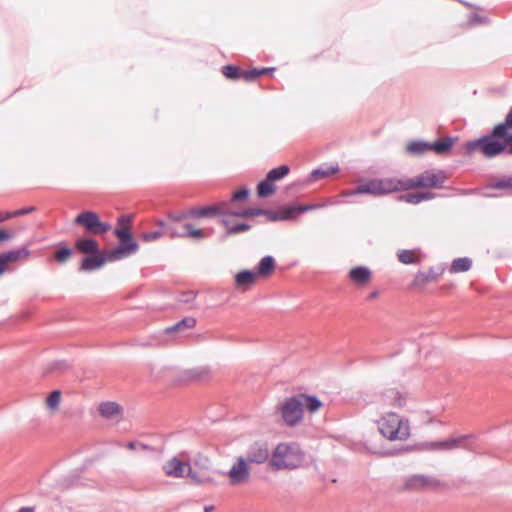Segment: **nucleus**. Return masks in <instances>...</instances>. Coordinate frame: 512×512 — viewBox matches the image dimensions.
Masks as SVG:
<instances>
[{"label":"nucleus","instance_id":"1","mask_svg":"<svg viewBox=\"0 0 512 512\" xmlns=\"http://www.w3.org/2000/svg\"><path fill=\"white\" fill-rule=\"evenodd\" d=\"M463 149L467 155L480 153L486 158L505 152L512 155V107L503 123L496 125L489 135L466 142Z\"/></svg>","mask_w":512,"mask_h":512},{"label":"nucleus","instance_id":"2","mask_svg":"<svg viewBox=\"0 0 512 512\" xmlns=\"http://www.w3.org/2000/svg\"><path fill=\"white\" fill-rule=\"evenodd\" d=\"M305 453L294 442H281L272 450L269 467L275 471L292 470L302 466Z\"/></svg>","mask_w":512,"mask_h":512},{"label":"nucleus","instance_id":"3","mask_svg":"<svg viewBox=\"0 0 512 512\" xmlns=\"http://www.w3.org/2000/svg\"><path fill=\"white\" fill-rule=\"evenodd\" d=\"M379 433L388 441L403 442L411 436L410 421L395 413L386 412L377 421Z\"/></svg>","mask_w":512,"mask_h":512},{"label":"nucleus","instance_id":"4","mask_svg":"<svg viewBox=\"0 0 512 512\" xmlns=\"http://www.w3.org/2000/svg\"><path fill=\"white\" fill-rule=\"evenodd\" d=\"M322 406L319 399L306 394H298L287 399L281 407L283 421L289 426H295L303 417L304 408L310 412L317 411Z\"/></svg>","mask_w":512,"mask_h":512},{"label":"nucleus","instance_id":"5","mask_svg":"<svg viewBox=\"0 0 512 512\" xmlns=\"http://www.w3.org/2000/svg\"><path fill=\"white\" fill-rule=\"evenodd\" d=\"M447 176L443 171L426 170L413 177L400 179V191L417 188H441Z\"/></svg>","mask_w":512,"mask_h":512},{"label":"nucleus","instance_id":"6","mask_svg":"<svg viewBox=\"0 0 512 512\" xmlns=\"http://www.w3.org/2000/svg\"><path fill=\"white\" fill-rule=\"evenodd\" d=\"M192 217H206L210 215H222V224L227 228L229 235L246 231L250 228L249 225L241 223L237 225H231L230 221V208L227 203H220L213 206H207L202 208L192 209L190 211Z\"/></svg>","mask_w":512,"mask_h":512},{"label":"nucleus","instance_id":"7","mask_svg":"<svg viewBox=\"0 0 512 512\" xmlns=\"http://www.w3.org/2000/svg\"><path fill=\"white\" fill-rule=\"evenodd\" d=\"M399 185L400 179L397 178L375 179L359 185L351 194L383 195L400 191Z\"/></svg>","mask_w":512,"mask_h":512},{"label":"nucleus","instance_id":"8","mask_svg":"<svg viewBox=\"0 0 512 512\" xmlns=\"http://www.w3.org/2000/svg\"><path fill=\"white\" fill-rule=\"evenodd\" d=\"M251 477V464L248 463L247 459H244L243 455L235 457L229 471L227 472V478L229 484L232 486H241L249 482Z\"/></svg>","mask_w":512,"mask_h":512},{"label":"nucleus","instance_id":"9","mask_svg":"<svg viewBox=\"0 0 512 512\" xmlns=\"http://www.w3.org/2000/svg\"><path fill=\"white\" fill-rule=\"evenodd\" d=\"M76 225L84 227L91 234H104L110 230L108 223L102 222L99 215L94 211H83L79 213L75 219Z\"/></svg>","mask_w":512,"mask_h":512},{"label":"nucleus","instance_id":"10","mask_svg":"<svg viewBox=\"0 0 512 512\" xmlns=\"http://www.w3.org/2000/svg\"><path fill=\"white\" fill-rule=\"evenodd\" d=\"M408 403V394L398 388L385 389L379 397L382 409H403Z\"/></svg>","mask_w":512,"mask_h":512},{"label":"nucleus","instance_id":"11","mask_svg":"<svg viewBox=\"0 0 512 512\" xmlns=\"http://www.w3.org/2000/svg\"><path fill=\"white\" fill-rule=\"evenodd\" d=\"M270 454L266 444L254 442L248 447L246 454L243 456L244 459H247L249 464L260 465L267 461L269 462Z\"/></svg>","mask_w":512,"mask_h":512},{"label":"nucleus","instance_id":"12","mask_svg":"<svg viewBox=\"0 0 512 512\" xmlns=\"http://www.w3.org/2000/svg\"><path fill=\"white\" fill-rule=\"evenodd\" d=\"M466 439L467 436H458L443 441L428 442L425 443V447L430 451H450L464 447Z\"/></svg>","mask_w":512,"mask_h":512},{"label":"nucleus","instance_id":"13","mask_svg":"<svg viewBox=\"0 0 512 512\" xmlns=\"http://www.w3.org/2000/svg\"><path fill=\"white\" fill-rule=\"evenodd\" d=\"M437 481L433 478L426 477L424 475H412L408 477L402 487L400 488L401 491H416L425 489L428 487H432L436 485Z\"/></svg>","mask_w":512,"mask_h":512},{"label":"nucleus","instance_id":"14","mask_svg":"<svg viewBox=\"0 0 512 512\" xmlns=\"http://www.w3.org/2000/svg\"><path fill=\"white\" fill-rule=\"evenodd\" d=\"M120 244L117 248L107 252L108 260H119L135 253L139 249V245L134 240H119Z\"/></svg>","mask_w":512,"mask_h":512},{"label":"nucleus","instance_id":"15","mask_svg":"<svg viewBox=\"0 0 512 512\" xmlns=\"http://www.w3.org/2000/svg\"><path fill=\"white\" fill-rule=\"evenodd\" d=\"M29 255L30 252L25 247L0 254V276L6 271L10 263L26 260Z\"/></svg>","mask_w":512,"mask_h":512},{"label":"nucleus","instance_id":"16","mask_svg":"<svg viewBox=\"0 0 512 512\" xmlns=\"http://www.w3.org/2000/svg\"><path fill=\"white\" fill-rule=\"evenodd\" d=\"M396 256L398 261L404 265H418L425 258V254L420 248L402 249L397 252Z\"/></svg>","mask_w":512,"mask_h":512},{"label":"nucleus","instance_id":"17","mask_svg":"<svg viewBox=\"0 0 512 512\" xmlns=\"http://www.w3.org/2000/svg\"><path fill=\"white\" fill-rule=\"evenodd\" d=\"M259 273L255 271L242 270L235 275V287L241 291H247L256 284Z\"/></svg>","mask_w":512,"mask_h":512},{"label":"nucleus","instance_id":"18","mask_svg":"<svg viewBox=\"0 0 512 512\" xmlns=\"http://www.w3.org/2000/svg\"><path fill=\"white\" fill-rule=\"evenodd\" d=\"M188 467V463L182 462L177 458H172L164 464L163 470L169 477L182 478L186 476Z\"/></svg>","mask_w":512,"mask_h":512},{"label":"nucleus","instance_id":"19","mask_svg":"<svg viewBox=\"0 0 512 512\" xmlns=\"http://www.w3.org/2000/svg\"><path fill=\"white\" fill-rule=\"evenodd\" d=\"M186 476H189L196 484H205L212 481L211 469L208 466H198V463H195L194 468L188 467Z\"/></svg>","mask_w":512,"mask_h":512},{"label":"nucleus","instance_id":"20","mask_svg":"<svg viewBox=\"0 0 512 512\" xmlns=\"http://www.w3.org/2000/svg\"><path fill=\"white\" fill-rule=\"evenodd\" d=\"M107 261V252L101 253L100 251L95 254H90V256L82 259L81 262V270L84 271H92L103 266Z\"/></svg>","mask_w":512,"mask_h":512},{"label":"nucleus","instance_id":"21","mask_svg":"<svg viewBox=\"0 0 512 512\" xmlns=\"http://www.w3.org/2000/svg\"><path fill=\"white\" fill-rule=\"evenodd\" d=\"M167 232L169 233V235L172 238L173 237H186V238H190V239L199 240V239H203L208 236V233H206L204 230L194 228L193 225H191V224H185L183 227L182 233H178V232L174 231L172 228H168Z\"/></svg>","mask_w":512,"mask_h":512},{"label":"nucleus","instance_id":"22","mask_svg":"<svg viewBox=\"0 0 512 512\" xmlns=\"http://www.w3.org/2000/svg\"><path fill=\"white\" fill-rule=\"evenodd\" d=\"M349 279L357 286H366L371 281V271L367 267H354L349 272Z\"/></svg>","mask_w":512,"mask_h":512},{"label":"nucleus","instance_id":"23","mask_svg":"<svg viewBox=\"0 0 512 512\" xmlns=\"http://www.w3.org/2000/svg\"><path fill=\"white\" fill-rule=\"evenodd\" d=\"M75 248L82 254H95L100 251L98 242L93 238H79L75 242Z\"/></svg>","mask_w":512,"mask_h":512},{"label":"nucleus","instance_id":"24","mask_svg":"<svg viewBox=\"0 0 512 512\" xmlns=\"http://www.w3.org/2000/svg\"><path fill=\"white\" fill-rule=\"evenodd\" d=\"M436 276L431 272L418 271L410 284L411 290H422L428 283L434 282Z\"/></svg>","mask_w":512,"mask_h":512},{"label":"nucleus","instance_id":"25","mask_svg":"<svg viewBox=\"0 0 512 512\" xmlns=\"http://www.w3.org/2000/svg\"><path fill=\"white\" fill-rule=\"evenodd\" d=\"M456 141L457 138L453 137L441 138L440 140L434 143H430V151H433L438 155L447 154Z\"/></svg>","mask_w":512,"mask_h":512},{"label":"nucleus","instance_id":"26","mask_svg":"<svg viewBox=\"0 0 512 512\" xmlns=\"http://www.w3.org/2000/svg\"><path fill=\"white\" fill-rule=\"evenodd\" d=\"M100 415L106 419H113L121 414V407L115 402H104L98 407Z\"/></svg>","mask_w":512,"mask_h":512},{"label":"nucleus","instance_id":"27","mask_svg":"<svg viewBox=\"0 0 512 512\" xmlns=\"http://www.w3.org/2000/svg\"><path fill=\"white\" fill-rule=\"evenodd\" d=\"M275 270V260L271 256H266L262 258L258 265V270L255 271L259 273V277H270Z\"/></svg>","mask_w":512,"mask_h":512},{"label":"nucleus","instance_id":"28","mask_svg":"<svg viewBox=\"0 0 512 512\" xmlns=\"http://www.w3.org/2000/svg\"><path fill=\"white\" fill-rule=\"evenodd\" d=\"M273 70H274V68H262V69L253 68V69H250L247 71L241 70V79H244L245 81H248V82L254 81L257 78H259L260 76L270 73Z\"/></svg>","mask_w":512,"mask_h":512},{"label":"nucleus","instance_id":"29","mask_svg":"<svg viewBox=\"0 0 512 512\" xmlns=\"http://www.w3.org/2000/svg\"><path fill=\"white\" fill-rule=\"evenodd\" d=\"M472 266V261L467 258H457L455 259L451 266H450V272L452 273H460V272H466L468 271Z\"/></svg>","mask_w":512,"mask_h":512},{"label":"nucleus","instance_id":"30","mask_svg":"<svg viewBox=\"0 0 512 512\" xmlns=\"http://www.w3.org/2000/svg\"><path fill=\"white\" fill-rule=\"evenodd\" d=\"M275 185L269 181L266 177L265 180L261 181L257 186V194L261 198L269 197L275 192Z\"/></svg>","mask_w":512,"mask_h":512},{"label":"nucleus","instance_id":"31","mask_svg":"<svg viewBox=\"0 0 512 512\" xmlns=\"http://www.w3.org/2000/svg\"><path fill=\"white\" fill-rule=\"evenodd\" d=\"M407 152L410 154H423L430 151V143L423 141H412L406 146Z\"/></svg>","mask_w":512,"mask_h":512},{"label":"nucleus","instance_id":"32","mask_svg":"<svg viewBox=\"0 0 512 512\" xmlns=\"http://www.w3.org/2000/svg\"><path fill=\"white\" fill-rule=\"evenodd\" d=\"M35 210V207L31 206L24 209H19L15 211H0V223H3L11 218L19 217L22 215H26L28 213H31Z\"/></svg>","mask_w":512,"mask_h":512},{"label":"nucleus","instance_id":"33","mask_svg":"<svg viewBox=\"0 0 512 512\" xmlns=\"http://www.w3.org/2000/svg\"><path fill=\"white\" fill-rule=\"evenodd\" d=\"M61 402V391L54 390L52 391L46 398L45 404L46 407L52 412H56L59 408Z\"/></svg>","mask_w":512,"mask_h":512},{"label":"nucleus","instance_id":"34","mask_svg":"<svg viewBox=\"0 0 512 512\" xmlns=\"http://www.w3.org/2000/svg\"><path fill=\"white\" fill-rule=\"evenodd\" d=\"M289 171L290 168L287 165H281L277 168L271 169L267 174V178L271 182L278 181L287 176Z\"/></svg>","mask_w":512,"mask_h":512},{"label":"nucleus","instance_id":"35","mask_svg":"<svg viewBox=\"0 0 512 512\" xmlns=\"http://www.w3.org/2000/svg\"><path fill=\"white\" fill-rule=\"evenodd\" d=\"M195 325H196V320L194 318H192V317L185 318V319L181 320L180 322H178L177 324H175L171 327H168L166 329V331L168 333L178 332V331H181L184 329L193 328Z\"/></svg>","mask_w":512,"mask_h":512},{"label":"nucleus","instance_id":"36","mask_svg":"<svg viewBox=\"0 0 512 512\" xmlns=\"http://www.w3.org/2000/svg\"><path fill=\"white\" fill-rule=\"evenodd\" d=\"M230 221L232 222V217H241V218H250L263 214V210L261 209H241L237 211H233L230 209Z\"/></svg>","mask_w":512,"mask_h":512},{"label":"nucleus","instance_id":"37","mask_svg":"<svg viewBox=\"0 0 512 512\" xmlns=\"http://www.w3.org/2000/svg\"><path fill=\"white\" fill-rule=\"evenodd\" d=\"M223 75L231 80L241 79V69L235 65H226L222 67Z\"/></svg>","mask_w":512,"mask_h":512},{"label":"nucleus","instance_id":"38","mask_svg":"<svg viewBox=\"0 0 512 512\" xmlns=\"http://www.w3.org/2000/svg\"><path fill=\"white\" fill-rule=\"evenodd\" d=\"M433 195L431 193H415L406 196L405 200L408 203L417 204L423 200L431 199Z\"/></svg>","mask_w":512,"mask_h":512},{"label":"nucleus","instance_id":"39","mask_svg":"<svg viewBox=\"0 0 512 512\" xmlns=\"http://www.w3.org/2000/svg\"><path fill=\"white\" fill-rule=\"evenodd\" d=\"M337 172L336 168H329V169H317L312 172L311 177L313 180H318L324 177H328L334 173Z\"/></svg>","mask_w":512,"mask_h":512},{"label":"nucleus","instance_id":"40","mask_svg":"<svg viewBox=\"0 0 512 512\" xmlns=\"http://www.w3.org/2000/svg\"><path fill=\"white\" fill-rule=\"evenodd\" d=\"M71 255H72L71 249L64 247V248H61L58 251H56L55 259L59 263H64L71 257Z\"/></svg>","mask_w":512,"mask_h":512},{"label":"nucleus","instance_id":"41","mask_svg":"<svg viewBox=\"0 0 512 512\" xmlns=\"http://www.w3.org/2000/svg\"><path fill=\"white\" fill-rule=\"evenodd\" d=\"M115 235L119 240H133L130 229L127 227H117L115 229Z\"/></svg>","mask_w":512,"mask_h":512},{"label":"nucleus","instance_id":"42","mask_svg":"<svg viewBox=\"0 0 512 512\" xmlns=\"http://www.w3.org/2000/svg\"><path fill=\"white\" fill-rule=\"evenodd\" d=\"M132 217L130 215H123L118 220V227H127L131 229Z\"/></svg>","mask_w":512,"mask_h":512},{"label":"nucleus","instance_id":"43","mask_svg":"<svg viewBox=\"0 0 512 512\" xmlns=\"http://www.w3.org/2000/svg\"><path fill=\"white\" fill-rule=\"evenodd\" d=\"M163 235L162 232L156 231V232H149L142 234V239L144 241H154L158 238H160Z\"/></svg>","mask_w":512,"mask_h":512},{"label":"nucleus","instance_id":"44","mask_svg":"<svg viewBox=\"0 0 512 512\" xmlns=\"http://www.w3.org/2000/svg\"><path fill=\"white\" fill-rule=\"evenodd\" d=\"M248 196V190L247 189H240L236 192H234L232 196V201H240L246 199Z\"/></svg>","mask_w":512,"mask_h":512},{"label":"nucleus","instance_id":"45","mask_svg":"<svg viewBox=\"0 0 512 512\" xmlns=\"http://www.w3.org/2000/svg\"><path fill=\"white\" fill-rule=\"evenodd\" d=\"M496 187L497 188H510V189H512V176L511 177H507V178H503L500 181H498L497 184H496Z\"/></svg>","mask_w":512,"mask_h":512},{"label":"nucleus","instance_id":"46","mask_svg":"<svg viewBox=\"0 0 512 512\" xmlns=\"http://www.w3.org/2000/svg\"><path fill=\"white\" fill-rule=\"evenodd\" d=\"M10 238H11V236L6 230L0 229V242L9 240Z\"/></svg>","mask_w":512,"mask_h":512},{"label":"nucleus","instance_id":"47","mask_svg":"<svg viewBox=\"0 0 512 512\" xmlns=\"http://www.w3.org/2000/svg\"><path fill=\"white\" fill-rule=\"evenodd\" d=\"M378 295H379V292H378V291H373V292H371V293L369 294L368 299H370V300H371V299H374V298L378 297Z\"/></svg>","mask_w":512,"mask_h":512},{"label":"nucleus","instance_id":"48","mask_svg":"<svg viewBox=\"0 0 512 512\" xmlns=\"http://www.w3.org/2000/svg\"><path fill=\"white\" fill-rule=\"evenodd\" d=\"M311 208H312L311 206H300V207H298V211L299 212H304V211H307V210H309Z\"/></svg>","mask_w":512,"mask_h":512},{"label":"nucleus","instance_id":"49","mask_svg":"<svg viewBox=\"0 0 512 512\" xmlns=\"http://www.w3.org/2000/svg\"><path fill=\"white\" fill-rule=\"evenodd\" d=\"M18 512H34V510L30 507H23Z\"/></svg>","mask_w":512,"mask_h":512},{"label":"nucleus","instance_id":"50","mask_svg":"<svg viewBox=\"0 0 512 512\" xmlns=\"http://www.w3.org/2000/svg\"><path fill=\"white\" fill-rule=\"evenodd\" d=\"M137 446H138V444H137V443H135V442H130V443L128 444V448H129L130 450H134V449H136V447H137Z\"/></svg>","mask_w":512,"mask_h":512}]
</instances>
